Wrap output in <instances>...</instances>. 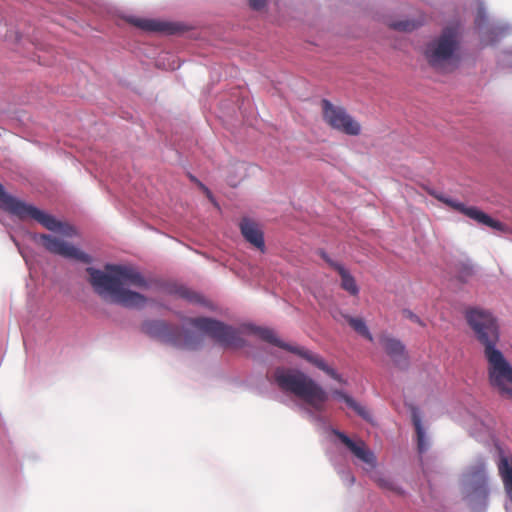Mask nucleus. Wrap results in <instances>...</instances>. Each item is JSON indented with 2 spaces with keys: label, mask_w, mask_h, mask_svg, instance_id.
Segmentation results:
<instances>
[{
  "label": "nucleus",
  "mask_w": 512,
  "mask_h": 512,
  "mask_svg": "<svg viewBox=\"0 0 512 512\" xmlns=\"http://www.w3.org/2000/svg\"><path fill=\"white\" fill-rule=\"evenodd\" d=\"M86 271L92 287L100 296L108 297L111 302L127 308H141L146 304L145 296L129 289L149 287L148 281L134 267L106 265L105 271L93 267H88Z\"/></svg>",
  "instance_id": "nucleus-1"
},
{
  "label": "nucleus",
  "mask_w": 512,
  "mask_h": 512,
  "mask_svg": "<svg viewBox=\"0 0 512 512\" xmlns=\"http://www.w3.org/2000/svg\"><path fill=\"white\" fill-rule=\"evenodd\" d=\"M273 377L281 391L295 395L316 411L324 410L328 394L305 373L299 370L277 368Z\"/></svg>",
  "instance_id": "nucleus-2"
},
{
  "label": "nucleus",
  "mask_w": 512,
  "mask_h": 512,
  "mask_svg": "<svg viewBox=\"0 0 512 512\" xmlns=\"http://www.w3.org/2000/svg\"><path fill=\"white\" fill-rule=\"evenodd\" d=\"M142 329L151 337L181 349L195 350L203 342L202 336L160 320L147 321Z\"/></svg>",
  "instance_id": "nucleus-3"
},
{
  "label": "nucleus",
  "mask_w": 512,
  "mask_h": 512,
  "mask_svg": "<svg viewBox=\"0 0 512 512\" xmlns=\"http://www.w3.org/2000/svg\"><path fill=\"white\" fill-rule=\"evenodd\" d=\"M50 234H33V240L43 246L50 253L64 258L75 259L83 263H90L91 257L70 245L64 240V236H71L73 226H47Z\"/></svg>",
  "instance_id": "nucleus-4"
},
{
  "label": "nucleus",
  "mask_w": 512,
  "mask_h": 512,
  "mask_svg": "<svg viewBox=\"0 0 512 512\" xmlns=\"http://www.w3.org/2000/svg\"><path fill=\"white\" fill-rule=\"evenodd\" d=\"M465 319L477 341L484 347V352L496 349L500 338L499 324L490 311L469 308L465 311Z\"/></svg>",
  "instance_id": "nucleus-5"
},
{
  "label": "nucleus",
  "mask_w": 512,
  "mask_h": 512,
  "mask_svg": "<svg viewBox=\"0 0 512 512\" xmlns=\"http://www.w3.org/2000/svg\"><path fill=\"white\" fill-rule=\"evenodd\" d=\"M249 331L261 338L262 340L273 344L277 347H280L284 350H287L291 353L298 355L299 357L305 359L307 362L311 363L321 371L325 372L328 376L333 378L339 383H346L340 374L336 372L335 369L328 366L325 360L318 354L300 346H293L281 341L275 334L272 329L263 328L258 326H249Z\"/></svg>",
  "instance_id": "nucleus-6"
},
{
  "label": "nucleus",
  "mask_w": 512,
  "mask_h": 512,
  "mask_svg": "<svg viewBox=\"0 0 512 512\" xmlns=\"http://www.w3.org/2000/svg\"><path fill=\"white\" fill-rule=\"evenodd\" d=\"M488 363V379L490 385L507 399H512V365L499 349L485 351Z\"/></svg>",
  "instance_id": "nucleus-7"
},
{
  "label": "nucleus",
  "mask_w": 512,
  "mask_h": 512,
  "mask_svg": "<svg viewBox=\"0 0 512 512\" xmlns=\"http://www.w3.org/2000/svg\"><path fill=\"white\" fill-rule=\"evenodd\" d=\"M188 323L225 348L237 349L245 345V341L240 336V331L221 321L207 317H196L188 319Z\"/></svg>",
  "instance_id": "nucleus-8"
},
{
  "label": "nucleus",
  "mask_w": 512,
  "mask_h": 512,
  "mask_svg": "<svg viewBox=\"0 0 512 512\" xmlns=\"http://www.w3.org/2000/svg\"><path fill=\"white\" fill-rule=\"evenodd\" d=\"M457 36L454 30L448 28L435 40L430 42L425 50L428 63L437 69H444L446 64H456L458 57Z\"/></svg>",
  "instance_id": "nucleus-9"
},
{
  "label": "nucleus",
  "mask_w": 512,
  "mask_h": 512,
  "mask_svg": "<svg viewBox=\"0 0 512 512\" xmlns=\"http://www.w3.org/2000/svg\"><path fill=\"white\" fill-rule=\"evenodd\" d=\"M0 209L17 217L19 220L28 219L38 222V224H63L52 216L46 214L35 206L28 204L10 194H8L0 183Z\"/></svg>",
  "instance_id": "nucleus-10"
},
{
  "label": "nucleus",
  "mask_w": 512,
  "mask_h": 512,
  "mask_svg": "<svg viewBox=\"0 0 512 512\" xmlns=\"http://www.w3.org/2000/svg\"><path fill=\"white\" fill-rule=\"evenodd\" d=\"M321 107L323 119L332 129L351 136L360 134V124L343 107L335 106L327 99L321 101Z\"/></svg>",
  "instance_id": "nucleus-11"
},
{
  "label": "nucleus",
  "mask_w": 512,
  "mask_h": 512,
  "mask_svg": "<svg viewBox=\"0 0 512 512\" xmlns=\"http://www.w3.org/2000/svg\"><path fill=\"white\" fill-rule=\"evenodd\" d=\"M429 194L439 200L440 202L444 203L446 206H448L453 211L464 215L469 220L474 221L478 224H501L499 221L494 220L491 216H489L487 213L482 211L476 206H469L465 203L448 197L444 193L438 192L436 190H430Z\"/></svg>",
  "instance_id": "nucleus-12"
},
{
  "label": "nucleus",
  "mask_w": 512,
  "mask_h": 512,
  "mask_svg": "<svg viewBox=\"0 0 512 512\" xmlns=\"http://www.w3.org/2000/svg\"><path fill=\"white\" fill-rule=\"evenodd\" d=\"M318 254L321 258L341 277V288L349 294L356 296L359 293V287L350 272L339 262L332 260L324 250H319Z\"/></svg>",
  "instance_id": "nucleus-13"
},
{
  "label": "nucleus",
  "mask_w": 512,
  "mask_h": 512,
  "mask_svg": "<svg viewBox=\"0 0 512 512\" xmlns=\"http://www.w3.org/2000/svg\"><path fill=\"white\" fill-rule=\"evenodd\" d=\"M466 484L475 492H486L487 476L485 463L478 460L474 465H471L467 472L464 474Z\"/></svg>",
  "instance_id": "nucleus-14"
},
{
  "label": "nucleus",
  "mask_w": 512,
  "mask_h": 512,
  "mask_svg": "<svg viewBox=\"0 0 512 512\" xmlns=\"http://www.w3.org/2000/svg\"><path fill=\"white\" fill-rule=\"evenodd\" d=\"M334 434L357 458L371 466H375L376 458L363 441L356 443L340 431H334Z\"/></svg>",
  "instance_id": "nucleus-15"
},
{
  "label": "nucleus",
  "mask_w": 512,
  "mask_h": 512,
  "mask_svg": "<svg viewBox=\"0 0 512 512\" xmlns=\"http://www.w3.org/2000/svg\"><path fill=\"white\" fill-rule=\"evenodd\" d=\"M381 344L385 352L396 365H407V354L404 345L397 339L389 336H381Z\"/></svg>",
  "instance_id": "nucleus-16"
},
{
  "label": "nucleus",
  "mask_w": 512,
  "mask_h": 512,
  "mask_svg": "<svg viewBox=\"0 0 512 512\" xmlns=\"http://www.w3.org/2000/svg\"><path fill=\"white\" fill-rule=\"evenodd\" d=\"M498 470L504 484L505 492L512 504V457L501 455Z\"/></svg>",
  "instance_id": "nucleus-17"
},
{
  "label": "nucleus",
  "mask_w": 512,
  "mask_h": 512,
  "mask_svg": "<svg viewBox=\"0 0 512 512\" xmlns=\"http://www.w3.org/2000/svg\"><path fill=\"white\" fill-rule=\"evenodd\" d=\"M241 233L244 239L259 249L261 252L265 251V242L263 231L259 226H240Z\"/></svg>",
  "instance_id": "nucleus-18"
},
{
  "label": "nucleus",
  "mask_w": 512,
  "mask_h": 512,
  "mask_svg": "<svg viewBox=\"0 0 512 512\" xmlns=\"http://www.w3.org/2000/svg\"><path fill=\"white\" fill-rule=\"evenodd\" d=\"M130 22L145 31L150 32H172L171 26L168 23L152 20V19H142V18H132Z\"/></svg>",
  "instance_id": "nucleus-19"
},
{
  "label": "nucleus",
  "mask_w": 512,
  "mask_h": 512,
  "mask_svg": "<svg viewBox=\"0 0 512 512\" xmlns=\"http://www.w3.org/2000/svg\"><path fill=\"white\" fill-rule=\"evenodd\" d=\"M339 317H341L342 319H344L345 321L348 322V324L351 326V328L357 332L359 335H361L362 337L366 338L367 340L369 341H373V336L372 334L370 333L367 325H366V322L363 318L361 317H352L346 313H343V312H340L339 313Z\"/></svg>",
  "instance_id": "nucleus-20"
},
{
  "label": "nucleus",
  "mask_w": 512,
  "mask_h": 512,
  "mask_svg": "<svg viewBox=\"0 0 512 512\" xmlns=\"http://www.w3.org/2000/svg\"><path fill=\"white\" fill-rule=\"evenodd\" d=\"M332 394L334 397H336L340 400H343L348 405V407L353 409L364 420H367V421L371 420V415H370L369 411L365 407H363L359 403H357L351 396H349L348 394H346L340 390H334L332 392Z\"/></svg>",
  "instance_id": "nucleus-21"
},
{
  "label": "nucleus",
  "mask_w": 512,
  "mask_h": 512,
  "mask_svg": "<svg viewBox=\"0 0 512 512\" xmlns=\"http://www.w3.org/2000/svg\"><path fill=\"white\" fill-rule=\"evenodd\" d=\"M412 421H413V425L415 427L416 434H417L418 451L420 453H423L427 450V442H426V437H425V431H424L422 423H421V419L419 418V416L416 413H413Z\"/></svg>",
  "instance_id": "nucleus-22"
},
{
  "label": "nucleus",
  "mask_w": 512,
  "mask_h": 512,
  "mask_svg": "<svg viewBox=\"0 0 512 512\" xmlns=\"http://www.w3.org/2000/svg\"><path fill=\"white\" fill-rule=\"evenodd\" d=\"M374 481L381 489L388 490L399 495L403 494V490L397 486L390 478L384 476H376L374 477Z\"/></svg>",
  "instance_id": "nucleus-23"
},
{
  "label": "nucleus",
  "mask_w": 512,
  "mask_h": 512,
  "mask_svg": "<svg viewBox=\"0 0 512 512\" xmlns=\"http://www.w3.org/2000/svg\"><path fill=\"white\" fill-rule=\"evenodd\" d=\"M421 25L420 21L416 20H401V21H394L390 24V27L394 30L403 31V32H410L415 30Z\"/></svg>",
  "instance_id": "nucleus-24"
},
{
  "label": "nucleus",
  "mask_w": 512,
  "mask_h": 512,
  "mask_svg": "<svg viewBox=\"0 0 512 512\" xmlns=\"http://www.w3.org/2000/svg\"><path fill=\"white\" fill-rule=\"evenodd\" d=\"M473 267L470 263H461L456 270L457 278L461 282H467L473 275Z\"/></svg>",
  "instance_id": "nucleus-25"
},
{
  "label": "nucleus",
  "mask_w": 512,
  "mask_h": 512,
  "mask_svg": "<svg viewBox=\"0 0 512 512\" xmlns=\"http://www.w3.org/2000/svg\"><path fill=\"white\" fill-rule=\"evenodd\" d=\"M189 179L197 185V187L205 194V196L208 198V200L216 207L219 208V204L216 201L215 197L213 196L210 189L204 185L199 179H197L194 175L189 174Z\"/></svg>",
  "instance_id": "nucleus-26"
},
{
  "label": "nucleus",
  "mask_w": 512,
  "mask_h": 512,
  "mask_svg": "<svg viewBox=\"0 0 512 512\" xmlns=\"http://www.w3.org/2000/svg\"><path fill=\"white\" fill-rule=\"evenodd\" d=\"M178 293H179L180 297L187 299L190 302H199L201 299L200 295H198L197 293L190 291L186 288H180L178 290Z\"/></svg>",
  "instance_id": "nucleus-27"
},
{
  "label": "nucleus",
  "mask_w": 512,
  "mask_h": 512,
  "mask_svg": "<svg viewBox=\"0 0 512 512\" xmlns=\"http://www.w3.org/2000/svg\"><path fill=\"white\" fill-rule=\"evenodd\" d=\"M402 314L406 319H409L410 321H412L422 327L425 326V323L420 319V317L417 316L415 313H413L411 310L404 309Z\"/></svg>",
  "instance_id": "nucleus-28"
},
{
  "label": "nucleus",
  "mask_w": 512,
  "mask_h": 512,
  "mask_svg": "<svg viewBox=\"0 0 512 512\" xmlns=\"http://www.w3.org/2000/svg\"><path fill=\"white\" fill-rule=\"evenodd\" d=\"M268 0H248L249 6L254 10H261L263 9Z\"/></svg>",
  "instance_id": "nucleus-29"
},
{
  "label": "nucleus",
  "mask_w": 512,
  "mask_h": 512,
  "mask_svg": "<svg viewBox=\"0 0 512 512\" xmlns=\"http://www.w3.org/2000/svg\"><path fill=\"white\" fill-rule=\"evenodd\" d=\"M241 178L240 177H231L227 176L226 181L229 186L236 187L240 183Z\"/></svg>",
  "instance_id": "nucleus-30"
},
{
  "label": "nucleus",
  "mask_w": 512,
  "mask_h": 512,
  "mask_svg": "<svg viewBox=\"0 0 512 512\" xmlns=\"http://www.w3.org/2000/svg\"><path fill=\"white\" fill-rule=\"evenodd\" d=\"M230 169H231V173H233V174H232V175H230V176H231V177H238V172H239V170L241 169V167H240V166H238V165H232Z\"/></svg>",
  "instance_id": "nucleus-31"
},
{
  "label": "nucleus",
  "mask_w": 512,
  "mask_h": 512,
  "mask_svg": "<svg viewBox=\"0 0 512 512\" xmlns=\"http://www.w3.org/2000/svg\"><path fill=\"white\" fill-rule=\"evenodd\" d=\"M491 227L494 228V229H497L499 231H505L508 226L497 225V226H491Z\"/></svg>",
  "instance_id": "nucleus-32"
},
{
  "label": "nucleus",
  "mask_w": 512,
  "mask_h": 512,
  "mask_svg": "<svg viewBox=\"0 0 512 512\" xmlns=\"http://www.w3.org/2000/svg\"><path fill=\"white\" fill-rule=\"evenodd\" d=\"M241 224L248 225V224H251V223L249 222V220H248V219L244 218V219H243V222H242Z\"/></svg>",
  "instance_id": "nucleus-33"
}]
</instances>
